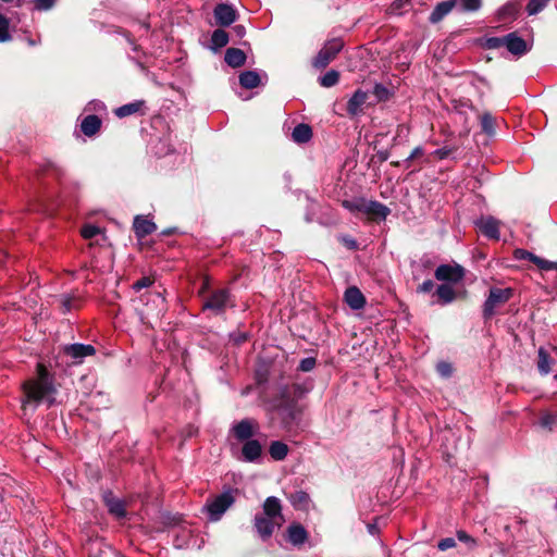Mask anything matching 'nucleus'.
<instances>
[{
	"label": "nucleus",
	"instance_id": "nucleus-1",
	"mask_svg": "<svg viewBox=\"0 0 557 557\" xmlns=\"http://www.w3.org/2000/svg\"><path fill=\"white\" fill-rule=\"evenodd\" d=\"M308 389L299 383L286 384L280 387L272 398V410L277 414L280 425L288 434L296 435L300 431L304 407L299 400Z\"/></svg>",
	"mask_w": 557,
	"mask_h": 557
},
{
	"label": "nucleus",
	"instance_id": "nucleus-2",
	"mask_svg": "<svg viewBox=\"0 0 557 557\" xmlns=\"http://www.w3.org/2000/svg\"><path fill=\"white\" fill-rule=\"evenodd\" d=\"M259 423L253 418H245L234 423L231 428V434L234 438L243 443L242 458L246 462H257L262 456L261 443L253 438L259 432Z\"/></svg>",
	"mask_w": 557,
	"mask_h": 557
},
{
	"label": "nucleus",
	"instance_id": "nucleus-3",
	"mask_svg": "<svg viewBox=\"0 0 557 557\" xmlns=\"http://www.w3.org/2000/svg\"><path fill=\"white\" fill-rule=\"evenodd\" d=\"M263 512L256 515L253 527L262 541H268L274 533L275 528H281L285 518L282 513V505L277 497L270 496L263 503Z\"/></svg>",
	"mask_w": 557,
	"mask_h": 557
},
{
	"label": "nucleus",
	"instance_id": "nucleus-4",
	"mask_svg": "<svg viewBox=\"0 0 557 557\" xmlns=\"http://www.w3.org/2000/svg\"><path fill=\"white\" fill-rule=\"evenodd\" d=\"M24 397L22 399V407L27 405L38 407L40 403L47 400L49 406L53 404L51 396L57 392L54 384L40 383L37 381L27 380L22 385Z\"/></svg>",
	"mask_w": 557,
	"mask_h": 557
},
{
	"label": "nucleus",
	"instance_id": "nucleus-5",
	"mask_svg": "<svg viewBox=\"0 0 557 557\" xmlns=\"http://www.w3.org/2000/svg\"><path fill=\"white\" fill-rule=\"evenodd\" d=\"M235 301L227 287L212 289L202 299L201 310L210 311L214 315H223L228 308H234Z\"/></svg>",
	"mask_w": 557,
	"mask_h": 557
},
{
	"label": "nucleus",
	"instance_id": "nucleus-6",
	"mask_svg": "<svg viewBox=\"0 0 557 557\" xmlns=\"http://www.w3.org/2000/svg\"><path fill=\"white\" fill-rule=\"evenodd\" d=\"M237 494V490L228 488L227 491L209 498L203 507V511L207 512L210 521H218L222 518L224 512L234 505Z\"/></svg>",
	"mask_w": 557,
	"mask_h": 557
},
{
	"label": "nucleus",
	"instance_id": "nucleus-7",
	"mask_svg": "<svg viewBox=\"0 0 557 557\" xmlns=\"http://www.w3.org/2000/svg\"><path fill=\"white\" fill-rule=\"evenodd\" d=\"M513 295V289L510 287L507 288H498L492 287L490 288L488 296L483 304V319L490 320L495 314L496 308L504 306L506 302L510 300Z\"/></svg>",
	"mask_w": 557,
	"mask_h": 557
},
{
	"label": "nucleus",
	"instance_id": "nucleus-8",
	"mask_svg": "<svg viewBox=\"0 0 557 557\" xmlns=\"http://www.w3.org/2000/svg\"><path fill=\"white\" fill-rule=\"evenodd\" d=\"M344 40L339 37L332 38L323 45L312 60V66L318 70L325 69L344 48Z\"/></svg>",
	"mask_w": 557,
	"mask_h": 557
},
{
	"label": "nucleus",
	"instance_id": "nucleus-9",
	"mask_svg": "<svg viewBox=\"0 0 557 557\" xmlns=\"http://www.w3.org/2000/svg\"><path fill=\"white\" fill-rule=\"evenodd\" d=\"M435 278L444 282L443 284H457L461 282L466 275V270L460 264H441L435 270Z\"/></svg>",
	"mask_w": 557,
	"mask_h": 557
},
{
	"label": "nucleus",
	"instance_id": "nucleus-10",
	"mask_svg": "<svg viewBox=\"0 0 557 557\" xmlns=\"http://www.w3.org/2000/svg\"><path fill=\"white\" fill-rule=\"evenodd\" d=\"M362 213L367 215L369 221L380 223L386 220L391 209L376 200L366 199Z\"/></svg>",
	"mask_w": 557,
	"mask_h": 557
},
{
	"label": "nucleus",
	"instance_id": "nucleus-11",
	"mask_svg": "<svg viewBox=\"0 0 557 557\" xmlns=\"http://www.w3.org/2000/svg\"><path fill=\"white\" fill-rule=\"evenodd\" d=\"M62 351L76 363H81L84 358L94 356L96 354V348L90 344L76 343L63 346Z\"/></svg>",
	"mask_w": 557,
	"mask_h": 557
},
{
	"label": "nucleus",
	"instance_id": "nucleus-12",
	"mask_svg": "<svg viewBox=\"0 0 557 557\" xmlns=\"http://www.w3.org/2000/svg\"><path fill=\"white\" fill-rule=\"evenodd\" d=\"M286 542L295 547H301L309 539V533L299 522L290 523L284 534Z\"/></svg>",
	"mask_w": 557,
	"mask_h": 557
},
{
	"label": "nucleus",
	"instance_id": "nucleus-13",
	"mask_svg": "<svg viewBox=\"0 0 557 557\" xmlns=\"http://www.w3.org/2000/svg\"><path fill=\"white\" fill-rule=\"evenodd\" d=\"M215 23L221 27L233 24L237 18L236 10L227 3H219L213 10Z\"/></svg>",
	"mask_w": 557,
	"mask_h": 557
},
{
	"label": "nucleus",
	"instance_id": "nucleus-14",
	"mask_svg": "<svg viewBox=\"0 0 557 557\" xmlns=\"http://www.w3.org/2000/svg\"><path fill=\"white\" fill-rule=\"evenodd\" d=\"M505 47L516 57H521L529 51L527 41L516 32L505 35Z\"/></svg>",
	"mask_w": 557,
	"mask_h": 557
},
{
	"label": "nucleus",
	"instance_id": "nucleus-15",
	"mask_svg": "<svg viewBox=\"0 0 557 557\" xmlns=\"http://www.w3.org/2000/svg\"><path fill=\"white\" fill-rule=\"evenodd\" d=\"M157 225L147 215H136L133 222V231L138 239H143L146 236L156 232Z\"/></svg>",
	"mask_w": 557,
	"mask_h": 557
},
{
	"label": "nucleus",
	"instance_id": "nucleus-16",
	"mask_svg": "<svg viewBox=\"0 0 557 557\" xmlns=\"http://www.w3.org/2000/svg\"><path fill=\"white\" fill-rule=\"evenodd\" d=\"M102 126V120L96 114H88L81 120V132L91 138L97 135Z\"/></svg>",
	"mask_w": 557,
	"mask_h": 557
},
{
	"label": "nucleus",
	"instance_id": "nucleus-17",
	"mask_svg": "<svg viewBox=\"0 0 557 557\" xmlns=\"http://www.w3.org/2000/svg\"><path fill=\"white\" fill-rule=\"evenodd\" d=\"M432 297L436 298L434 302L441 306H446L457 299L458 293L449 284H440L432 294Z\"/></svg>",
	"mask_w": 557,
	"mask_h": 557
},
{
	"label": "nucleus",
	"instance_id": "nucleus-18",
	"mask_svg": "<svg viewBox=\"0 0 557 557\" xmlns=\"http://www.w3.org/2000/svg\"><path fill=\"white\" fill-rule=\"evenodd\" d=\"M344 300L352 310H360L366 306V297L357 286H350L345 290Z\"/></svg>",
	"mask_w": 557,
	"mask_h": 557
},
{
	"label": "nucleus",
	"instance_id": "nucleus-19",
	"mask_svg": "<svg viewBox=\"0 0 557 557\" xmlns=\"http://www.w3.org/2000/svg\"><path fill=\"white\" fill-rule=\"evenodd\" d=\"M476 225L484 236L490 239L499 240V222L495 218L487 216L481 219Z\"/></svg>",
	"mask_w": 557,
	"mask_h": 557
},
{
	"label": "nucleus",
	"instance_id": "nucleus-20",
	"mask_svg": "<svg viewBox=\"0 0 557 557\" xmlns=\"http://www.w3.org/2000/svg\"><path fill=\"white\" fill-rule=\"evenodd\" d=\"M146 101L145 100H136L134 102H129L123 104L114 110V114L120 117H126L134 114H145Z\"/></svg>",
	"mask_w": 557,
	"mask_h": 557
},
{
	"label": "nucleus",
	"instance_id": "nucleus-21",
	"mask_svg": "<svg viewBox=\"0 0 557 557\" xmlns=\"http://www.w3.org/2000/svg\"><path fill=\"white\" fill-rule=\"evenodd\" d=\"M37 176L38 177L51 176L54 180H57L58 182H61L62 178L65 176V171L63 168H61L57 163H54L52 161H46L38 168Z\"/></svg>",
	"mask_w": 557,
	"mask_h": 557
},
{
	"label": "nucleus",
	"instance_id": "nucleus-22",
	"mask_svg": "<svg viewBox=\"0 0 557 557\" xmlns=\"http://www.w3.org/2000/svg\"><path fill=\"white\" fill-rule=\"evenodd\" d=\"M368 94L361 89H357L347 102V113L356 116L361 112L362 106L367 102Z\"/></svg>",
	"mask_w": 557,
	"mask_h": 557
},
{
	"label": "nucleus",
	"instance_id": "nucleus-23",
	"mask_svg": "<svg viewBox=\"0 0 557 557\" xmlns=\"http://www.w3.org/2000/svg\"><path fill=\"white\" fill-rule=\"evenodd\" d=\"M456 4L457 0H446L437 3L429 17V21L433 24L441 22Z\"/></svg>",
	"mask_w": 557,
	"mask_h": 557
},
{
	"label": "nucleus",
	"instance_id": "nucleus-24",
	"mask_svg": "<svg viewBox=\"0 0 557 557\" xmlns=\"http://www.w3.org/2000/svg\"><path fill=\"white\" fill-rule=\"evenodd\" d=\"M246 53L238 48H228L225 51L224 61L233 69L240 67L246 63Z\"/></svg>",
	"mask_w": 557,
	"mask_h": 557
},
{
	"label": "nucleus",
	"instance_id": "nucleus-25",
	"mask_svg": "<svg viewBox=\"0 0 557 557\" xmlns=\"http://www.w3.org/2000/svg\"><path fill=\"white\" fill-rule=\"evenodd\" d=\"M521 10V4L518 1H510L503 5L497 13L499 21L516 20Z\"/></svg>",
	"mask_w": 557,
	"mask_h": 557
},
{
	"label": "nucleus",
	"instance_id": "nucleus-26",
	"mask_svg": "<svg viewBox=\"0 0 557 557\" xmlns=\"http://www.w3.org/2000/svg\"><path fill=\"white\" fill-rule=\"evenodd\" d=\"M312 128L310 125L300 123L296 125L292 133V138L297 144H306L312 138Z\"/></svg>",
	"mask_w": 557,
	"mask_h": 557
},
{
	"label": "nucleus",
	"instance_id": "nucleus-27",
	"mask_svg": "<svg viewBox=\"0 0 557 557\" xmlns=\"http://www.w3.org/2000/svg\"><path fill=\"white\" fill-rule=\"evenodd\" d=\"M61 310L67 313L71 310L79 309L82 306V298L76 294H64L60 298Z\"/></svg>",
	"mask_w": 557,
	"mask_h": 557
},
{
	"label": "nucleus",
	"instance_id": "nucleus-28",
	"mask_svg": "<svg viewBox=\"0 0 557 557\" xmlns=\"http://www.w3.org/2000/svg\"><path fill=\"white\" fill-rule=\"evenodd\" d=\"M554 359L544 347H540L537 351V370L542 375H547L550 372V366Z\"/></svg>",
	"mask_w": 557,
	"mask_h": 557
},
{
	"label": "nucleus",
	"instance_id": "nucleus-29",
	"mask_svg": "<svg viewBox=\"0 0 557 557\" xmlns=\"http://www.w3.org/2000/svg\"><path fill=\"white\" fill-rule=\"evenodd\" d=\"M288 499L296 510H307L310 503V496L307 492L296 491L289 494Z\"/></svg>",
	"mask_w": 557,
	"mask_h": 557
},
{
	"label": "nucleus",
	"instance_id": "nucleus-30",
	"mask_svg": "<svg viewBox=\"0 0 557 557\" xmlns=\"http://www.w3.org/2000/svg\"><path fill=\"white\" fill-rule=\"evenodd\" d=\"M513 258L516 260H529L530 262L535 264L540 270L543 269L545 261H546V259L541 258V257L534 255L533 252L528 251L525 249H521V248L515 249Z\"/></svg>",
	"mask_w": 557,
	"mask_h": 557
},
{
	"label": "nucleus",
	"instance_id": "nucleus-31",
	"mask_svg": "<svg viewBox=\"0 0 557 557\" xmlns=\"http://www.w3.org/2000/svg\"><path fill=\"white\" fill-rule=\"evenodd\" d=\"M289 448L282 441H273L269 446V454L276 461L284 460L288 455Z\"/></svg>",
	"mask_w": 557,
	"mask_h": 557
},
{
	"label": "nucleus",
	"instance_id": "nucleus-32",
	"mask_svg": "<svg viewBox=\"0 0 557 557\" xmlns=\"http://www.w3.org/2000/svg\"><path fill=\"white\" fill-rule=\"evenodd\" d=\"M260 76L256 71H245L239 75V84L245 89H253L260 85Z\"/></svg>",
	"mask_w": 557,
	"mask_h": 557
},
{
	"label": "nucleus",
	"instance_id": "nucleus-33",
	"mask_svg": "<svg viewBox=\"0 0 557 557\" xmlns=\"http://www.w3.org/2000/svg\"><path fill=\"white\" fill-rule=\"evenodd\" d=\"M89 557H121L111 546L95 543L90 546Z\"/></svg>",
	"mask_w": 557,
	"mask_h": 557
},
{
	"label": "nucleus",
	"instance_id": "nucleus-34",
	"mask_svg": "<svg viewBox=\"0 0 557 557\" xmlns=\"http://www.w3.org/2000/svg\"><path fill=\"white\" fill-rule=\"evenodd\" d=\"M230 41V36L227 32H225L222 28H218L213 30L211 35V49L212 50H219L223 47H225Z\"/></svg>",
	"mask_w": 557,
	"mask_h": 557
},
{
	"label": "nucleus",
	"instance_id": "nucleus-35",
	"mask_svg": "<svg viewBox=\"0 0 557 557\" xmlns=\"http://www.w3.org/2000/svg\"><path fill=\"white\" fill-rule=\"evenodd\" d=\"M106 505L109 509V512L116 516L117 518H123L126 516L125 504L113 497H106Z\"/></svg>",
	"mask_w": 557,
	"mask_h": 557
},
{
	"label": "nucleus",
	"instance_id": "nucleus-36",
	"mask_svg": "<svg viewBox=\"0 0 557 557\" xmlns=\"http://www.w3.org/2000/svg\"><path fill=\"white\" fill-rule=\"evenodd\" d=\"M480 125H481V131L484 134H486L488 136H494L495 135V133H496V128H495L496 120H495V117L490 112H484L480 116Z\"/></svg>",
	"mask_w": 557,
	"mask_h": 557
},
{
	"label": "nucleus",
	"instance_id": "nucleus-37",
	"mask_svg": "<svg viewBox=\"0 0 557 557\" xmlns=\"http://www.w3.org/2000/svg\"><path fill=\"white\" fill-rule=\"evenodd\" d=\"M366 198L358 197L354 199H344L342 207L351 213H362Z\"/></svg>",
	"mask_w": 557,
	"mask_h": 557
},
{
	"label": "nucleus",
	"instance_id": "nucleus-38",
	"mask_svg": "<svg viewBox=\"0 0 557 557\" xmlns=\"http://www.w3.org/2000/svg\"><path fill=\"white\" fill-rule=\"evenodd\" d=\"M36 373H37V376L34 379H29L30 381H37V382L46 383V384H48V383L54 384L53 375L49 372V370L47 369V367L44 363H41V362L37 363Z\"/></svg>",
	"mask_w": 557,
	"mask_h": 557
},
{
	"label": "nucleus",
	"instance_id": "nucleus-39",
	"mask_svg": "<svg viewBox=\"0 0 557 557\" xmlns=\"http://www.w3.org/2000/svg\"><path fill=\"white\" fill-rule=\"evenodd\" d=\"M339 81V72L336 70H331L326 72L323 76L319 77V83L323 87H333Z\"/></svg>",
	"mask_w": 557,
	"mask_h": 557
},
{
	"label": "nucleus",
	"instance_id": "nucleus-40",
	"mask_svg": "<svg viewBox=\"0 0 557 557\" xmlns=\"http://www.w3.org/2000/svg\"><path fill=\"white\" fill-rule=\"evenodd\" d=\"M11 39L10 20L0 13V42L10 41Z\"/></svg>",
	"mask_w": 557,
	"mask_h": 557
},
{
	"label": "nucleus",
	"instance_id": "nucleus-41",
	"mask_svg": "<svg viewBox=\"0 0 557 557\" xmlns=\"http://www.w3.org/2000/svg\"><path fill=\"white\" fill-rule=\"evenodd\" d=\"M456 536H457L458 541H460L461 543H465L469 549H472L478 545L476 540L463 530H458L456 532Z\"/></svg>",
	"mask_w": 557,
	"mask_h": 557
},
{
	"label": "nucleus",
	"instance_id": "nucleus-42",
	"mask_svg": "<svg viewBox=\"0 0 557 557\" xmlns=\"http://www.w3.org/2000/svg\"><path fill=\"white\" fill-rule=\"evenodd\" d=\"M483 47L485 49H498L500 47H505V36L503 37H487L483 42Z\"/></svg>",
	"mask_w": 557,
	"mask_h": 557
},
{
	"label": "nucleus",
	"instance_id": "nucleus-43",
	"mask_svg": "<svg viewBox=\"0 0 557 557\" xmlns=\"http://www.w3.org/2000/svg\"><path fill=\"white\" fill-rule=\"evenodd\" d=\"M372 92L377 101H386L391 96L389 89L382 84H375Z\"/></svg>",
	"mask_w": 557,
	"mask_h": 557
},
{
	"label": "nucleus",
	"instance_id": "nucleus-44",
	"mask_svg": "<svg viewBox=\"0 0 557 557\" xmlns=\"http://www.w3.org/2000/svg\"><path fill=\"white\" fill-rule=\"evenodd\" d=\"M100 233V228L92 224H86L81 230V235L85 239H91Z\"/></svg>",
	"mask_w": 557,
	"mask_h": 557
},
{
	"label": "nucleus",
	"instance_id": "nucleus-45",
	"mask_svg": "<svg viewBox=\"0 0 557 557\" xmlns=\"http://www.w3.org/2000/svg\"><path fill=\"white\" fill-rule=\"evenodd\" d=\"M436 371L442 377H450L453 374V366L447 361H441L436 364Z\"/></svg>",
	"mask_w": 557,
	"mask_h": 557
},
{
	"label": "nucleus",
	"instance_id": "nucleus-46",
	"mask_svg": "<svg viewBox=\"0 0 557 557\" xmlns=\"http://www.w3.org/2000/svg\"><path fill=\"white\" fill-rule=\"evenodd\" d=\"M153 283H154L153 277H151V276H143V277H140L139 280H137V281L133 284V289H134L135 292H139V290H141L143 288L150 287Z\"/></svg>",
	"mask_w": 557,
	"mask_h": 557
},
{
	"label": "nucleus",
	"instance_id": "nucleus-47",
	"mask_svg": "<svg viewBox=\"0 0 557 557\" xmlns=\"http://www.w3.org/2000/svg\"><path fill=\"white\" fill-rule=\"evenodd\" d=\"M34 9L37 11H48L51 10L57 0H33Z\"/></svg>",
	"mask_w": 557,
	"mask_h": 557
},
{
	"label": "nucleus",
	"instance_id": "nucleus-48",
	"mask_svg": "<svg viewBox=\"0 0 557 557\" xmlns=\"http://www.w3.org/2000/svg\"><path fill=\"white\" fill-rule=\"evenodd\" d=\"M249 334L247 332L236 331L230 334L231 341L239 346L244 343H246L249 339Z\"/></svg>",
	"mask_w": 557,
	"mask_h": 557
},
{
	"label": "nucleus",
	"instance_id": "nucleus-49",
	"mask_svg": "<svg viewBox=\"0 0 557 557\" xmlns=\"http://www.w3.org/2000/svg\"><path fill=\"white\" fill-rule=\"evenodd\" d=\"M107 110L106 104L101 100H91L85 107V111L89 112H104Z\"/></svg>",
	"mask_w": 557,
	"mask_h": 557
},
{
	"label": "nucleus",
	"instance_id": "nucleus-50",
	"mask_svg": "<svg viewBox=\"0 0 557 557\" xmlns=\"http://www.w3.org/2000/svg\"><path fill=\"white\" fill-rule=\"evenodd\" d=\"M481 0H460L462 11H476L481 8Z\"/></svg>",
	"mask_w": 557,
	"mask_h": 557
},
{
	"label": "nucleus",
	"instance_id": "nucleus-51",
	"mask_svg": "<svg viewBox=\"0 0 557 557\" xmlns=\"http://www.w3.org/2000/svg\"><path fill=\"white\" fill-rule=\"evenodd\" d=\"M541 426L552 430L553 425L557 423V414L546 413L541 418Z\"/></svg>",
	"mask_w": 557,
	"mask_h": 557
},
{
	"label": "nucleus",
	"instance_id": "nucleus-52",
	"mask_svg": "<svg viewBox=\"0 0 557 557\" xmlns=\"http://www.w3.org/2000/svg\"><path fill=\"white\" fill-rule=\"evenodd\" d=\"M315 363H317L315 358H313V357L305 358L300 361V363L298 366V370H300L302 372H309L314 369Z\"/></svg>",
	"mask_w": 557,
	"mask_h": 557
},
{
	"label": "nucleus",
	"instance_id": "nucleus-53",
	"mask_svg": "<svg viewBox=\"0 0 557 557\" xmlns=\"http://www.w3.org/2000/svg\"><path fill=\"white\" fill-rule=\"evenodd\" d=\"M456 546V540L454 537H445L438 541L437 548L442 552L447 550Z\"/></svg>",
	"mask_w": 557,
	"mask_h": 557
},
{
	"label": "nucleus",
	"instance_id": "nucleus-54",
	"mask_svg": "<svg viewBox=\"0 0 557 557\" xmlns=\"http://www.w3.org/2000/svg\"><path fill=\"white\" fill-rule=\"evenodd\" d=\"M210 289V277L206 276L202 280L201 286L198 290V296L205 299V297L211 292Z\"/></svg>",
	"mask_w": 557,
	"mask_h": 557
},
{
	"label": "nucleus",
	"instance_id": "nucleus-55",
	"mask_svg": "<svg viewBox=\"0 0 557 557\" xmlns=\"http://www.w3.org/2000/svg\"><path fill=\"white\" fill-rule=\"evenodd\" d=\"M456 150H457L456 147H447L446 146L441 149H437L435 151V154L438 157V159L443 160V159H446L450 153H453Z\"/></svg>",
	"mask_w": 557,
	"mask_h": 557
},
{
	"label": "nucleus",
	"instance_id": "nucleus-56",
	"mask_svg": "<svg viewBox=\"0 0 557 557\" xmlns=\"http://www.w3.org/2000/svg\"><path fill=\"white\" fill-rule=\"evenodd\" d=\"M233 34L238 38L242 39L246 35V28L244 25H235L232 28Z\"/></svg>",
	"mask_w": 557,
	"mask_h": 557
},
{
	"label": "nucleus",
	"instance_id": "nucleus-57",
	"mask_svg": "<svg viewBox=\"0 0 557 557\" xmlns=\"http://www.w3.org/2000/svg\"><path fill=\"white\" fill-rule=\"evenodd\" d=\"M342 242L344 243V245L349 248V249H357L358 248V245H357V242L356 239L349 237V236H344L342 238Z\"/></svg>",
	"mask_w": 557,
	"mask_h": 557
},
{
	"label": "nucleus",
	"instance_id": "nucleus-58",
	"mask_svg": "<svg viewBox=\"0 0 557 557\" xmlns=\"http://www.w3.org/2000/svg\"><path fill=\"white\" fill-rule=\"evenodd\" d=\"M121 34H122V35L126 38V40H127V41L133 46V49H134V50H137V45H136V42H135V39H134L133 35H132L129 32H127V30H123V32H121Z\"/></svg>",
	"mask_w": 557,
	"mask_h": 557
},
{
	"label": "nucleus",
	"instance_id": "nucleus-59",
	"mask_svg": "<svg viewBox=\"0 0 557 557\" xmlns=\"http://www.w3.org/2000/svg\"><path fill=\"white\" fill-rule=\"evenodd\" d=\"M433 287H434V282L432 280H428V281L423 282L422 285H420V290L428 293V292H431Z\"/></svg>",
	"mask_w": 557,
	"mask_h": 557
},
{
	"label": "nucleus",
	"instance_id": "nucleus-60",
	"mask_svg": "<svg viewBox=\"0 0 557 557\" xmlns=\"http://www.w3.org/2000/svg\"><path fill=\"white\" fill-rule=\"evenodd\" d=\"M550 270H556L557 271V261H549V260H546L545 261V264L542 269V271H550Z\"/></svg>",
	"mask_w": 557,
	"mask_h": 557
},
{
	"label": "nucleus",
	"instance_id": "nucleus-61",
	"mask_svg": "<svg viewBox=\"0 0 557 557\" xmlns=\"http://www.w3.org/2000/svg\"><path fill=\"white\" fill-rule=\"evenodd\" d=\"M256 380H257L258 384H263V383H265L268 381V375H267V373H263L261 371H257Z\"/></svg>",
	"mask_w": 557,
	"mask_h": 557
},
{
	"label": "nucleus",
	"instance_id": "nucleus-62",
	"mask_svg": "<svg viewBox=\"0 0 557 557\" xmlns=\"http://www.w3.org/2000/svg\"><path fill=\"white\" fill-rule=\"evenodd\" d=\"M410 0H395L393 5L396 9H400L404 4L408 3Z\"/></svg>",
	"mask_w": 557,
	"mask_h": 557
},
{
	"label": "nucleus",
	"instance_id": "nucleus-63",
	"mask_svg": "<svg viewBox=\"0 0 557 557\" xmlns=\"http://www.w3.org/2000/svg\"><path fill=\"white\" fill-rule=\"evenodd\" d=\"M174 231H175V228H169V230L163 231L162 234L170 235V234L174 233Z\"/></svg>",
	"mask_w": 557,
	"mask_h": 557
},
{
	"label": "nucleus",
	"instance_id": "nucleus-64",
	"mask_svg": "<svg viewBox=\"0 0 557 557\" xmlns=\"http://www.w3.org/2000/svg\"><path fill=\"white\" fill-rule=\"evenodd\" d=\"M156 297L159 298L162 302H164V298L161 296L160 293H156Z\"/></svg>",
	"mask_w": 557,
	"mask_h": 557
}]
</instances>
